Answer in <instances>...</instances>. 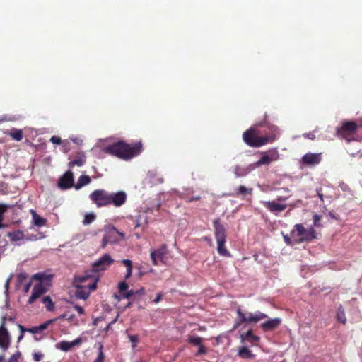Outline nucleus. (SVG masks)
Returning <instances> with one entry per match:
<instances>
[{
  "instance_id": "603ef678",
  "label": "nucleus",
  "mask_w": 362,
  "mask_h": 362,
  "mask_svg": "<svg viewBox=\"0 0 362 362\" xmlns=\"http://www.w3.org/2000/svg\"><path fill=\"white\" fill-rule=\"evenodd\" d=\"M303 136L305 138H308V139H311V140H314L315 139V134L313 132H309L308 134H304Z\"/></svg>"
},
{
  "instance_id": "69168bd1",
  "label": "nucleus",
  "mask_w": 362,
  "mask_h": 362,
  "mask_svg": "<svg viewBox=\"0 0 362 362\" xmlns=\"http://www.w3.org/2000/svg\"><path fill=\"white\" fill-rule=\"evenodd\" d=\"M90 282V281H86V283H77V284H74L75 285H87V284Z\"/></svg>"
},
{
  "instance_id": "a878e982",
  "label": "nucleus",
  "mask_w": 362,
  "mask_h": 362,
  "mask_svg": "<svg viewBox=\"0 0 362 362\" xmlns=\"http://www.w3.org/2000/svg\"><path fill=\"white\" fill-rule=\"evenodd\" d=\"M238 355L243 358L246 359H252L255 358V354L247 347L242 346L239 348Z\"/></svg>"
},
{
  "instance_id": "39448f33",
  "label": "nucleus",
  "mask_w": 362,
  "mask_h": 362,
  "mask_svg": "<svg viewBox=\"0 0 362 362\" xmlns=\"http://www.w3.org/2000/svg\"><path fill=\"white\" fill-rule=\"evenodd\" d=\"M213 226L214 228V235L217 242V251L220 255L229 257L230 252L225 247L226 242V233L224 226L221 223L220 218L213 221Z\"/></svg>"
},
{
  "instance_id": "79ce46f5",
  "label": "nucleus",
  "mask_w": 362,
  "mask_h": 362,
  "mask_svg": "<svg viewBox=\"0 0 362 362\" xmlns=\"http://www.w3.org/2000/svg\"><path fill=\"white\" fill-rule=\"evenodd\" d=\"M135 294H134V290L132 289L130 291H125L124 293H123V294H122L121 296L124 298H127V299H129L130 298H132V296H134Z\"/></svg>"
},
{
  "instance_id": "c756f323",
  "label": "nucleus",
  "mask_w": 362,
  "mask_h": 362,
  "mask_svg": "<svg viewBox=\"0 0 362 362\" xmlns=\"http://www.w3.org/2000/svg\"><path fill=\"white\" fill-rule=\"evenodd\" d=\"M8 134L14 141H20L23 139V131L21 129H12Z\"/></svg>"
},
{
  "instance_id": "3c124183",
  "label": "nucleus",
  "mask_w": 362,
  "mask_h": 362,
  "mask_svg": "<svg viewBox=\"0 0 362 362\" xmlns=\"http://www.w3.org/2000/svg\"><path fill=\"white\" fill-rule=\"evenodd\" d=\"M317 194L318 197L320 199L321 202H324V196L322 193V188H317Z\"/></svg>"
},
{
  "instance_id": "e433bc0d",
  "label": "nucleus",
  "mask_w": 362,
  "mask_h": 362,
  "mask_svg": "<svg viewBox=\"0 0 362 362\" xmlns=\"http://www.w3.org/2000/svg\"><path fill=\"white\" fill-rule=\"evenodd\" d=\"M187 341L193 345L199 346L202 344V339L199 337L192 335L189 337Z\"/></svg>"
},
{
  "instance_id": "4d7b16f0",
  "label": "nucleus",
  "mask_w": 362,
  "mask_h": 362,
  "mask_svg": "<svg viewBox=\"0 0 362 362\" xmlns=\"http://www.w3.org/2000/svg\"><path fill=\"white\" fill-rule=\"evenodd\" d=\"M162 297H163V295L161 293L158 294L156 298L153 300V302L155 303H159L160 300H161Z\"/></svg>"
},
{
  "instance_id": "20e7f679",
  "label": "nucleus",
  "mask_w": 362,
  "mask_h": 362,
  "mask_svg": "<svg viewBox=\"0 0 362 362\" xmlns=\"http://www.w3.org/2000/svg\"><path fill=\"white\" fill-rule=\"evenodd\" d=\"M291 236L296 244L311 242L317 238L316 231L313 227L305 228L303 224L297 223L291 231Z\"/></svg>"
},
{
  "instance_id": "b1692460",
  "label": "nucleus",
  "mask_w": 362,
  "mask_h": 362,
  "mask_svg": "<svg viewBox=\"0 0 362 362\" xmlns=\"http://www.w3.org/2000/svg\"><path fill=\"white\" fill-rule=\"evenodd\" d=\"M30 212V214L32 215L33 224L35 226H37V227H42V226L45 225V223L47 222V220L45 218H44L42 217H40L37 214V212L35 210H33V209H31Z\"/></svg>"
},
{
  "instance_id": "de8ad7c7",
  "label": "nucleus",
  "mask_w": 362,
  "mask_h": 362,
  "mask_svg": "<svg viewBox=\"0 0 362 362\" xmlns=\"http://www.w3.org/2000/svg\"><path fill=\"white\" fill-rule=\"evenodd\" d=\"M284 240L288 245H293L294 243L293 240H291V238H289L287 235H284Z\"/></svg>"
},
{
  "instance_id": "c85d7f7f",
  "label": "nucleus",
  "mask_w": 362,
  "mask_h": 362,
  "mask_svg": "<svg viewBox=\"0 0 362 362\" xmlns=\"http://www.w3.org/2000/svg\"><path fill=\"white\" fill-rule=\"evenodd\" d=\"M252 194V188H247L243 185H240L235 189V192L233 194V196L239 197L240 195H246V194Z\"/></svg>"
},
{
  "instance_id": "774afa93",
  "label": "nucleus",
  "mask_w": 362,
  "mask_h": 362,
  "mask_svg": "<svg viewBox=\"0 0 362 362\" xmlns=\"http://www.w3.org/2000/svg\"><path fill=\"white\" fill-rule=\"evenodd\" d=\"M72 141L76 144H78L77 139H72Z\"/></svg>"
},
{
  "instance_id": "412c9836",
  "label": "nucleus",
  "mask_w": 362,
  "mask_h": 362,
  "mask_svg": "<svg viewBox=\"0 0 362 362\" xmlns=\"http://www.w3.org/2000/svg\"><path fill=\"white\" fill-rule=\"evenodd\" d=\"M81 342V339H76L73 341H62L58 343L56 346L57 349H61L63 351H68L71 349L74 346L79 344Z\"/></svg>"
},
{
  "instance_id": "bf43d9fd",
  "label": "nucleus",
  "mask_w": 362,
  "mask_h": 362,
  "mask_svg": "<svg viewBox=\"0 0 362 362\" xmlns=\"http://www.w3.org/2000/svg\"><path fill=\"white\" fill-rule=\"evenodd\" d=\"M31 284H32V282H31V281H30L29 283H28V284L25 286V288H24V291H25V292H26V293H27V292H28V291H29V289H30V286H31Z\"/></svg>"
},
{
  "instance_id": "c03bdc74",
  "label": "nucleus",
  "mask_w": 362,
  "mask_h": 362,
  "mask_svg": "<svg viewBox=\"0 0 362 362\" xmlns=\"http://www.w3.org/2000/svg\"><path fill=\"white\" fill-rule=\"evenodd\" d=\"M50 141L54 144H62V143L61 138L57 136H52Z\"/></svg>"
},
{
  "instance_id": "a18cd8bd",
  "label": "nucleus",
  "mask_w": 362,
  "mask_h": 362,
  "mask_svg": "<svg viewBox=\"0 0 362 362\" xmlns=\"http://www.w3.org/2000/svg\"><path fill=\"white\" fill-rule=\"evenodd\" d=\"M198 346H199V350L196 354L197 356L203 355L206 353V348L202 344L200 345H199Z\"/></svg>"
},
{
  "instance_id": "0e129e2a",
  "label": "nucleus",
  "mask_w": 362,
  "mask_h": 362,
  "mask_svg": "<svg viewBox=\"0 0 362 362\" xmlns=\"http://www.w3.org/2000/svg\"><path fill=\"white\" fill-rule=\"evenodd\" d=\"M281 189L284 190V192H290V189L288 188H287V187H283Z\"/></svg>"
},
{
  "instance_id": "13d9d810",
  "label": "nucleus",
  "mask_w": 362,
  "mask_h": 362,
  "mask_svg": "<svg viewBox=\"0 0 362 362\" xmlns=\"http://www.w3.org/2000/svg\"><path fill=\"white\" fill-rule=\"evenodd\" d=\"M288 199V197H283V196H279L277 198H276V200L278 202H284V201H286Z\"/></svg>"
},
{
  "instance_id": "37998d69",
  "label": "nucleus",
  "mask_w": 362,
  "mask_h": 362,
  "mask_svg": "<svg viewBox=\"0 0 362 362\" xmlns=\"http://www.w3.org/2000/svg\"><path fill=\"white\" fill-rule=\"evenodd\" d=\"M129 341L132 343V347H135L136 343L139 341L138 335H129Z\"/></svg>"
},
{
  "instance_id": "5fc2aeb1",
  "label": "nucleus",
  "mask_w": 362,
  "mask_h": 362,
  "mask_svg": "<svg viewBox=\"0 0 362 362\" xmlns=\"http://www.w3.org/2000/svg\"><path fill=\"white\" fill-rule=\"evenodd\" d=\"M201 199V197L199 196H195V197H189L187 199V202H194V201H198Z\"/></svg>"
},
{
  "instance_id": "f704fd0d",
  "label": "nucleus",
  "mask_w": 362,
  "mask_h": 362,
  "mask_svg": "<svg viewBox=\"0 0 362 362\" xmlns=\"http://www.w3.org/2000/svg\"><path fill=\"white\" fill-rule=\"evenodd\" d=\"M42 303L45 304V308L49 311H52L54 308V305L49 296H45L42 299Z\"/></svg>"
},
{
  "instance_id": "393cba45",
  "label": "nucleus",
  "mask_w": 362,
  "mask_h": 362,
  "mask_svg": "<svg viewBox=\"0 0 362 362\" xmlns=\"http://www.w3.org/2000/svg\"><path fill=\"white\" fill-rule=\"evenodd\" d=\"M86 158L83 153L79 154L77 158L69 163V166L73 168L75 165L82 166L85 164Z\"/></svg>"
},
{
  "instance_id": "f8f14e48",
  "label": "nucleus",
  "mask_w": 362,
  "mask_h": 362,
  "mask_svg": "<svg viewBox=\"0 0 362 362\" xmlns=\"http://www.w3.org/2000/svg\"><path fill=\"white\" fill-rule=\"evenodd\" d=\"M114 259L109 254H104L93 265L92 269L94 272H100L106 270L112 263Z\"/></svg>"
},
{
  "instance_id": "423d86ee",
  "label": "nucleus",
  "mask_w": 362,
  "mask_h": 362,
  "mask_svg": "<svg viewBox=\"0 0 362 362\" xmlns=\"http://www.w3.org/2000/svg\"><path fill=\"white\" fill-rule=\"evenodd\" d=\"M238 319L233 326V329H237L243 323H257L268 317L267 315L260 311L244 313L240 308L237 310Z\"/></svg>"
},
{
  "instance_id": "f03ea898",
  "label": "nucleus",
  "mask_w": 362,
  "mask_h": 362,
  "mask_svg": "<svg viewBox=\"0 0 362 362\" xmlns=\"http://www.w3.org/2000/svg\"><path fill=\"white\" fill-rule=\"evenodd\" d=\"M271 134L266 136H259V132L254 128H250L243 134V141L249 146L259 148L276 140L279 135L276 126L271 127Z\"/></svg>"
},
{
  "instance_id": "5701e85b",
  "label": "nucleus",
  "mask_w": 362,
  "mask_h": 362,
  "mask_svg": "<svg viewBox=\"0 0 362 362\" xmlns=\"http://www.w3.org/2000/svg\"><path fill=\"white\" fill-rule=\"evenodd\" d=\"M254 169L252 164L249 165L247 167L235 166L234 169V173L237 177H244L252 171Z\"/></svg>"
},
{
  "instance_id": "052dcab7",
  "label": "nucleus",
  "mask_w": 362,
  "mask_h": 362,
  "mask_svg": "<svg viewBox=\"0 0 362 362\" xmlns=\"http://www.w3.org/2000/svg\"><path fill=\"white\" fill-rule=\"evenodd\" d=\"M26 277H27L26 274H20L18 275V279H21V280L24 279H25Z\"/></svg>"
},
{
  "instance_id": "7c9ffc66",
  "label": "nucleus",
  "mask_w": 362,
  "mask_h": 362,
  "mask_svg": "<svg viewBox=\"0 0 362 362\" xmlns=\"http://www.w3.org/2000/svg\"><path fill=\"white\" fill-rule=\"evenodd\" d=\"M9 205L0 203V229L6 227V225L2 222L4 218V214L8 211Z\"/></svg>"
},
{
  "instance_id": "a211bd4d",
  "label": "nucleus",
  "mask_w": 362,
  "mask_h": 362,
  "mask_svg": "<svg viewBox=\"0 0 362 362\" xmlns=\"http://www.w3.org/2000/svg\"><path fill=\"white\" fill-rule=\"evenodd\" d=\"M59 187L66 189L71 187L74 185V176L71 171H67L59 180Z\"/></svg>"
},
{
  "instance_id": "e2e57ef3",
  "label": "nucleus",
  "mask_w": 362,
  "mask_h": 362,
  "mask_svg": "<svg viewBox=\"0 0 362 362\" xmlns=\"http://www.w3.org/2000/svg\"><path fill=\"white\" fill-rule=\"evenodd\" d=\"M0 362H8L5 360L4 355H0Z\"/></svg>"
},
{
  "instance_id": "338daca9",
  "label": "nucleus",
  "mask_w": 362,
  "mask_h": 362,
  "mask_svg": "<svg viewBox=\"0 0 362 362\" xmlns=\"http://www.w3.org/2000/svg\"><path fill=\"white\" fill-rule=\"evenodd\" d=\"M140 226H141V223H139V221H137V222H136V225H135V227H134V228H139V227H140Z\"/></svg>"
},
{
  "instance_id": "680f3d73",
  "label": "nucleus",
  "mask_w": 362,
  "mask_h": 362,
  "mask_svg": "<svg viewBox=\"0 0 362 362\" xmlns=\"http://www.w3.org/2000/svg\"><path fill=\"white\" fill-rule=\"evenodd\" d=\"M24 333L25 332H21V334L19 335V337H18V341H20L22 340V339L24 337Z\"/></svg>"
},
{
  "instance_id": "6e6552de",
  "label": "nucleus",
  "mask_w": 362,
  "mask_h": 362,
  "mask_svg": "<svg viewBox=\"0 0 362 362\" xmlns=\"http://www.w3.org/2000/svg\"><path fill=\"white\" fill-rule=\"evenodd\" d=\"M359 126L354 122H344L340 128L337 130L338 137L344 139L347 141L354 140V134L357 131Z\"/></svg>"
},
{
  "instance_id": "58836bf2",
  "label": "nucleus",
  "mask_w": 362,
  "mask_h": 362,
  "mask_svg": "<svg viewBox=\"0 0 362 362\" xmlns=\"http://www.w3.org/2000/svg\"><path fill=\"white\" fill-rule=\"evenodd\" d=\"M119 291L120 294H123L125 291H127L129 286L125 281L120 282L118 286Z\"/></svg>"
},
{
  "instance_id": "6ab92c4d",
  "label": "nucleus",
  "mask_w": 362,
  "mask_h": 362,
  "mask_svg": "<svg viewBox=\"0 0 362 362\" xmlns=\"http://www.w3.org/2000/svg\"><path fill=\"white\" fill-rule=\"evenodd\" d=\"M281 319L279 317L269 319L262 323L260 327L264 332H271L277 329L281 324Z\"/></svg>"
},
{
  "instance_id": "f257e3e1",
  "label": "nucleus",
  "mask_w": 362,
  "mask_h": 362,
  "mask_svg": "<svg viewBox=\"0 0 362 362\" xmlns=\"http://www.w3.org/2000/svg\"><path fill=\"white\" fill-rule=\"evenodd\" d=\"M141 141L128 144L119 140L111 144L103 146L102 151L109 155L115 156L124 160H128L138 156L142 152Z\"/></svg>"
},
{
  "instance_id": "9b49d317",
  "label": "nucleus",
  "mask_w": 362,
  "mask_h": 362,
  "mask_svg": "<svg viewBox=\"0 0 362 362\" xmlns=\"http://www.w3.org/2000/svg\"><path fill=\"white\" fill-rule=\"evenodd\" d=\"M279 158V153L276 149H270L264 153L261 158L257 162L252 163L254 169L262 165H269L271 162L277 160Z\"/></svg>"
},
{
  "instance_id": "49530a36",
  "label": "nucleus",
  "mask_w": 362,
  "mask_h": 362,
  "mask_svg": "<svg viewBox=\"0 0 362 362\" xmlns=\"http://www.w3.org/2000/svg\"><path fill=\"white\" fill-rule=\"evenodd\" d=\"M74 317V315H73V314L69 315L68 313H64V314L61 315L58 318L59 319L66 318L67 320L71 321Z\"/></svg>"
},
{
  "instance_id": "2f4dec72",
  "label": "nucleus",
  "mask_w": 362,
  "mask_h": 362,
  "mask_svg": "<svg viewBox=\"0 0 362 362\" xmlns=\"http://www.w3.org/2000/svg\"><path fill=\"white\" fill-rule=\"evenodd\" d=\"M337 320L343 325H345L346 323V317L342 305H340L337 309Z\"/></svg>"
},
{
  "instance_id": "4c0bfd02",
  "label": "nucleus",
  "mask_w": 362,
  "mask_h": 362,
  "mask_svg": "<svg viewBox=\"0 0 362 362\" xmlns=\"http://www.w3.org/2000/svg\"><path fill=\"white\" fill-rule=\"evenodd\" d=\"M105 359V356L103 352V345L100 344L99 347V353L97 358L93 362H103Z\"/></svg>"
},
{
  "instance_id": "7ed1b4c3",
  "label": "nucleus",
  "mask_w": 362,
  "mask_h": 362,
  "mask_svg": "<svg viewBox=\"0 0 362 362\" xmlns=\"http://www.w3.org/2000/svg\"><path fill=\"white\" fill-rule=\"evenodd\" d=\"M90 281L87 285H75L76 296L79 299L86 300L88 298L90 291H94L97 288L98 279L90 274H85L75 277L74 284L86 283Z\"/></svg>"
},
{
  "instance_id": "ea45409f",
  "label": "nucleus",
  "mask_w": 362,
  "mask_h": 362,
  "mask_svg": "<svg viewBox=\"0 0 362 362\" xmlns=\"http://www.w3.org/2000/svg\"><path fill=\"white\" fill-rule=\"evenodd\" d=\"M21 356V352L17 351L16 354H13L9 358V359L8 360V362H18Z\"/></svg>"
},
{
  "instance_id": "4be33fe9",
  "label": "nucleus",
  "mask_w": 362,
  "mask_h": 362,
  "mask_svg": "<svg viewBox=\"0 0 362 362\" xmlns=\"http://www.w3.org/2000/svg\"><path fill=\"white\" fill-rule=\"evenodd\" d=\"M240 339L242 342L246 341L251 344L257 342L260 340V337L255 335L251 329L244 334H242L240 335Z\"/></svg>"
},
{
  "instance_id": "0eeeda50",
  "label": "nucleus",
  "mask_w": 362,
  "mask_h": 362,
  "mask_svg": "<svg viewBox=\"0 0 362 362\" xmlns=\"http://www.w3.org/2000/svg\"><path fill=\"white\" fill-rule=\"evenodd\" d=\"M124 238V234L119 232L115 227L111 226L105 229L102 239L101 247L105 248L108 244H115Z\"/></svg>"
},
{
  "instance_id": "864d4df0",
  "label": "nucleus",
  "mask_w": 362,
  "mask_h": 362,
  "mask_svg": "<svg viewBox=\"0 0 362 362\" xmlns=\"http://www.w3.org/2000/svg\"><path fill=\"white\" fill-rule=\"evenodd\" d=\"M74 309L76 310H77V312L78 313L79 315H83L84 314L85 312H84V310H83V308L82 307L76 305L74 306Z\"/></svg>"
},
{
  "instance_id": "bb28decb",
  "label": "nucleus",
  "mask_w": 362,
  "mask_h": 362,
  "mask_svg": "<svg viewBox=\"0 0 362 362\" xmlns=\"http://www.w3.org/2000/svg\"><path fill=\"white\" fill-rule=\"evenodd\" d=\"M7 236L11 241L16 242L23 240L25 235L23 231L18 230L13 232H8Z\"/></svg>"
},
{
  "instance_id": "ddd939ff",
  "label": "nucleus",
  "mask_w": 362,
  "mask_h": 362,
  "mask_svg": "<svg viewBox=\"0 0 362 362\" xmlns=\"http://www.w3.org/2000/svg\"><path fill=\"white\" fill-rule=\"evenodd\" d=\"M108 205H113L115 207H120L127 202V195L124 191L117 192H108Z\"/></svg>"
},
{
  "instance_id": "4468645a",
  "label": "nucleus",
  "mask_w": 362,
  "mask_h": 362,
  "mask_svg": "<svg viewBox=\"0 0 362 362\" xmlns=\"http://www.w3.org/2000/svg\"><path fill=\"white\" fill-rule=\"evenodd\" d=\"M322 160V153H308L300 159V163L305 166H315L318 165Z\"/></svg>"
},
{
  "instance_id": "473e14b6",
  "label": "nucleus",
  "mask_w": 362,
  "mask_h": 362,
  "mask_svg": "<svg viewBox=\"0 0 362 362\" xmlns=\"http://www.w3.org/2000/svg\"><path fill=\"white\" fill-rule=\"evenodd\" d=\"M33 279L39 281V284H42L43 282H47L50 281L51 276L47 275L43 273H37L35 275H33Z\"/></svg>"
},
{
  "instance_id": "f3484780",
  "label": "nucleus",
  "mask_w": 362,
  "mask_h": 362,
  "mask_svg": "<svg viewBox=\"0 0 362 362\" xmlns=\"http://www.w3.org/2000/svg\"><path fill=\"white\" fill-rule=\"evenodd\" d=\"M262 204L270 212L275 214L284 211L287 207L286 204H279L275 201H265L262 202Z\"/></svg>"
},
{
  "instance_id": "1a4fd4ad",
  "label": "nucleus",
  "mask_w": 362,
  "mask_h": 362,
  "mask_svg": "<svg viewBox=\"0 0 362 362\" xmlns=\"http://www.w3.org/2000/svg\"><path fill=\"white\" fill-rule=\"evenodd\" d=\"M108 192L105 189H95L89 195L90 199L98 207L108 206Z\"/></svg>"
},
{
  "instance_id": "6e6d98bb",
  "label": "nucleus",
  "mask_w": 362,
  "mask_h": 362,
  "mask_svg": "<svg viewBox=\"0 0 362 362\" xmlns=\"http://www.w3.org/2000/svg\"><path fill=\"white\" fill-rule=\"evenodd\" d=\"M135 295H144V288L141 287L140 289L134 291Z\"/></svg>"
},
{
  "instance_id": "2eb2a0df",
  "label": "nucleus",
  "mask_w": 362,
  "mask_h": 362,
  "mask_svg": "<svg viewBox=\"0 0 362 362\" xmlns=\"http://www.w3.org/2000/svg\"><path fill=\"white\" fill-rule=\"evenodd\" d=\"M55 319H52L46 321L45 323L41 324L39 326H35L30 328H25L23 325H19L18 328L21 330V332H30L32 334H39L41 333L42 331L47 329L48 326L55 322Z\"/></svg>"
},
{
  "instance_id": "8fccbe9b",
  "label": "nucleus",
  "mask_w": 362,
  "mask_h": 362,
  "mask_svg": "<svg viewBox=\"0 0 362 362\" xmlns=\"http://www.w3.org/2000/svg\"><path fill=\"white\" fill-rule=\"evenodd\" d=\"M62 144L64 151L65 153L68 152L70 150V148L69 147V141H62Z\"/></svg>"
},
{
  "instance_id": "aec40b11",
  "label": "nucleus",
  "mask_w": 362,
  "mask_h": 362,
  "mask_svg": "<svg viewBox=\"0 0 362 362\" xmlns=\"http://www.w3.org/2000/svg\"><path fill=\"white\" fill-rule=\"evenodd\" d=\"M47 291L45 287L41 284H37L34 286L31 296H30L28 303V304L33 303L39 297Z\"/></svg>"
},
{
  "instance_id": "c9c22d12",
  "label": "nucleus",
  "mask_w": 362,
  "mask_h": 362,
  "mask_svg": "<svg viewBox=\"0 0 362 362\" xmlns=\"http://www.w3.org/2000/svg\"><path fill=\"white\" fill-rule=\"evenodd\" d=\"M96 218V216L94 213H87L84 216V218L83 223L84 225L90 224Z\"/></svg>"
},
{
  "instance_id": "a19ab883",
  "label": "nucleus",
  "mask_w": 362,
  "mask_h": 362,
  "mask_svg": "<svg viewBox=\"0 0 362 362\" xmlns=\"http://www.w3.org/2000/svg\"><path fill=\"white\" fill-rule=\"evenodd\" d=\"M44 357V355L41 353L34 352L33 353V358L35 361L39 362Z\"/></svg>"
},
{
  "instance_id": "cd10ccee",
  "label": "nucleus",
  "mask_w": 362,
  "mask_h": 362,
  "mask_svg": "<svg viewBox=\"0 0 362 362\" xmlns=\"http://www.w3.org/2000/svg\"><path fill=\"white\" fill-rule=\"evenodd\" d=\"M91 181L90 177L88 175H81L78 177L77 183L75 185L76 189L81 188L82 187L88 185Z\"/></svg>"
},
{
  "instance_id": "72a5a7b5",
  "label": "nucleus",
  "mask_w": 362,
  "mask_h": 362,
  "mask_svg": "<svg viewBox=\"0 0 362 362\" xmlns=\"http://www.w3.org/2000/svg\"><path fill=\"white\" fill-rule=\"evenodd\" d=\"M121 262L127 267V274H125V279H127L130 278L132 274V262L129 259H123L122 260Z\"/></svg>"
},
{
  "instance_id": "9d476101",
  "label": "nucleus",
  "mask_w": 362,
  "mask_h": 362,
  "mask_svg": "<svg viewBox=\"0 0 362 362\" xmlns=\"http://www.w3.org/2000/svg\"><path fill=\"white\" fill-rule=\"evenodd\" d=\"M6 316L4 315L1 318V325L0 327V348L3 351H6L10 346L11 339L9 333L6 328Z\"/></svg>"
},
{
  "instance_id": "09e8293b",
  "label": "nucleus",
  "mask_w": 362,
  "mask_h": 362,
  "mask_svg": "<svg viewBox=\"0 0 362 362\" xmlns=\"http://www.w3.org/2000/svg\"><path fill=\"white\" fill-rule=\"evenodd\" d=\"M320 219H321L320 216H319L317 214H315L313 216V223L315 226H320V223H318V222L320 221Z\"/></svg>"
},
{
  "instance_id": "dca6fc26",
  "label": "nucleus",
  "mask_w": 362,
  "mask_h": 362,
  "mask_svg": "<svg viewBox=\"0 0 362 362\" xmlns=\"http://www.w3.org/2000/svg\"><path fill=\"white\" fill-rule=\"evenodd\" d=\"M167 255V247L162 245L158 249L152 250L151 252V258L153 265H158V259L163 262V259Z\"/></svg>"
}]
</instances>
